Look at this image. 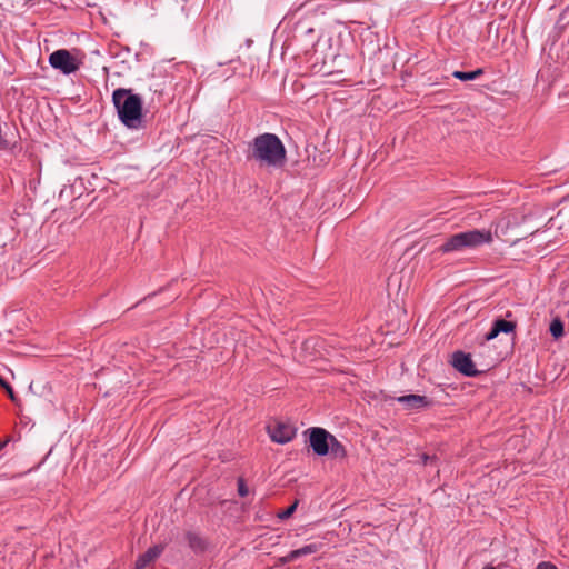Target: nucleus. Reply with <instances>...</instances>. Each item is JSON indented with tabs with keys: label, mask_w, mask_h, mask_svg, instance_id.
Returning <instances> with one entry per match:
<instances>
[{
	"label": "nucleus",
	"mask_w": 569,
	"mask_h": 569,
	"mask_svg": "<svg viewBox=\"0 0 569 569\" xmlns=\"http://www.w3.org/2000/svg\"><path fill=\"white\" fill-rule=\"evenodd\" d=\"M508 226L509 220L502 218L497 223L491 224L489 229H472L465 232L456 233L449 237L446 242L438 247V249H461L463 247H480L491 244L493 238L501 239L503 243H509L510 246H513L520 239L505 238Z\"/></svg>",
	"instance_id": "nucleus-1"
},
{
	"label": "nucleus",
	"mask_w": 569,
	"mask_h": 569,
	"mask_svg": "<svg viewBox=\"0 0 569 569\" xmlns=\"http://www.w3.org/2000/svg\"><path fill=\"white\" fill-rule=\"evenodd\" d=\"M248 159L254 160L260 167L281 169L287 162V150L277 134L264 132L249 143Z\"/></svg>",
	"instance_id": "nucleus-2"
},
{
	"label": "nucleus",
	"mask_w": 569,
	"mask_h": 569,
	"mask_svg": "<svg viewBox=\"0 0 569 569\" xmlns=\"http://www.w3.org/2000/svg\"><path fill=\"white\" fill-rule=\"evenodd\" d=\"M112 101L121 122L129 129L143 127L142 99L130 89L119 88L112 93Z\"/></svg>",
	"instance_id": "nucleus-3"
},
{
	"label": "nucleus",
	"mask_w": 569,
	"mask_h": 569,
	"mask_svg": "<svg viewBox=\"0 0 569 569\" xmlns=\"http://www.w3.org/2000/svg\"><path fill=\"white\" fill-rule=\"evenodd\" d=\"M49 63L53 69L60 70L64 74H71L78 71L81 66V61L67 49L53 51L49 56Z\"/></svg>",
	"instance_id": "nucleus-4"
},
{
	"label": "nucleus",
	"mask_w": 569,
	"mask_h": 569,
	"mask_svg": "<svg viewBox=\"0 0 569 569\" xmlns=\"http://www.w3.org/2000/svg\"><path fill=\"white\" fill-rule=\"evenodd\" d=\"M306 433L309 435V446L317 456H326L329 453V441L331 433L323 428L312 427Z\"/></svg>",
	"instance_id": "nucleus-5"
},
{
	"label": "nucleus",
	"mask_w": 569,
	"mask_h": 569,
	"mask_svg": "<svg viewBox=\"0 0 569 569\" xmlns=\"http://www.w3.org/2000/svg\"><path fill=\"white\" fill-rule=\"evenodd\" d=\"M550 229L558 230L562 238L569 237V196L560 201L557 214L550 218Z\"/></svg>",
	"instance_id": "nucleus-6"
},
{
	"label": "nucleus",
	"mask_w": 569,
	"mask_h": 569,
	"mask_svg": "<svg viewBox=\"0 0 569 569\" xmlns=\"http://www.w3.org/2000/svg\"><path fill=\"white\" fill-rule=\"evenodd\" d=\"M517 322L508 321L502 318H498L493 321L491 329L485 335L483 339L480 342V348L487 349V343L497 338L500 333H512L516 335Z\"/></svg>",
	"instance_id": "nucleus-7"
},
{
	"label": "nucleus",
	"mask_w": 569,
	"mask_h": 569,
	"mask_svg": "<svg viewBox=\"0 0 569 569\" xmlns=\"http://www.w3.org/2000/svg\"><path fill=\"white\" fill-rule=\"evenodd\" d=\"M452 366L456 370L466 377H478L483 372L482 370L476 369L471 356L469 353H465L463 351L453 352Z\"/></svg>",
	"instance_id": "nucleus-8"
},
{
	"label": "nucleus",
	"mask_w": 569,
	"mask_h": 569,
	"mask_svg": "<svg viewBox=\"0 0 569 569\" xmlns=\"http://www.w3.org/2000/svg\"><path fill=\"white\" fill-rule=\"evenodd\" d=\"M556 232L558 230L550 229V220L547 223V228L545 230H537L532 232L529 239L526 238V243L530 246H535L537 248H543L549 246L550 243H556L558 241L556 237Z\"/></svg>",
	"instance_id": "nucleus-9"
},
{
	"label": "nucleus",
	"mask_w": 569,
	"mask_h": 569,
	"mask_svg": "<svg viewBox=\"0 0 569 569\" xmlns=\"http://www.w3.org/2000/svg\"><path fill=\"white\" fill-rule=\"evenodd\" d=\"M318 8L315 6L313 1H306L305 3L300 4L296 10L295 14L299 16V20L297 22V30L302 32L305 36L313 37L315 29L313 27L308 26L301 18L309 13V12H317Z\"/></svg>",
	"instance_id": "nucleus-10"
},
{
	"label": "nucleus",
	"mask_w": 569,
	"mask_h": 569,
	"mask_svg": "<svg viewBox=\"0 0 569 569\" xmlns=\"http://www.w3.org/2000/svg\"><path fill=\"white\" fill-rule=\"evenodd\" d=\"M296 436V428L286 425L278 423L272 431H270L271 440L277 443H287L291 441Z\"/></svg>",
	"instance_id": "nucleus-11"
},
{
	"label": "nucleus",
	"mask_w": 569,
	"mask_h": 569,
	"mask_svg": "<svg viewBox=\"0 0 569 569\" xmlns=\"http://www.w3.org/2000/svg\"><path fill=\"white\" fill-rule=\"evenodd\" d=\"M398 402L403 403L407 409H420L423 407H429L432 405V400H430L426 396L419 395H407L397 398Z\"/></svg>",
	"instance_id": "nucleus-12"
},
{
	"label": "nucleus",
	"mask_w": 569,
	"mask_h": 569,
	"mask_svg": "<svg viewBox=\"0 0 569 569\" xmlns=\"http://www.w3.org/2000/svg\"><path fill=\"white\" fill-rule=\"evenodd\" d=\"M162 550L163 548L161 546L150 547L146 552L138 557L133 569H144L161 555Z\"/></svg>",
	"instance_id": "nucleus-13"
},
{
	"label": "nucleus",
	"mask_w": 569,
	"mask_h": 569,
	"mask_svg": "<svg viewBox=\"0 0 569 569\" xmlns=\"http://www.w3.org/2000/svg\"><path fill=\"white\" fill-rule=\"evenodd\" d=\"M186 539L189 547L196 552H203L207 548L206 541L196 532L187 531Z\"/></svg>",
	"instance_id": "nucleus-14"
},
{
	"label": "nucleus",
	"mask_w": 569,
	"mask_h": 569,
	"mask_svg": "<svg viewBox=\"0 0 569 569\" xmlns=\"http://www.w3.org/2000/svg\"><path fill=\"white\" fill-rule=\"evenodd\" d=\"M329 453L333 458L339 459H343L347 457V450L345 446L333 435H331V439L329 441Z\"/></svg>",
	"instance_id": "nucleus-15"
},
{
	"label": "nucleus",
	"mask_w": 569,
	"mask_h": 569,
	"mask_svg": "<svg viewBox=\"0 0 569 569\" xmlns=\"http://www.w3.org/2000/svg\"><path fill=\"white\" fill-rule=\"evenodd\" d=\"M319 548H320V545H317V543L306 545L299 549L291 550L289 552V558H291V560L295 561L296 559H298L302 556H307V555L317 552L319 550Z\"/></svg>",
	"instance_id": "nucleus-16"
},
{
	"label": "nucleus",
	"mask_w": 569,
	"mask_h": 569,
	"mask_svg": "<svg viewBox=\"0 0 569 569\" xmlns=\"http://www.w3.org/2000/svg\"><path fill=\"white\" fill-rule=\"evenodd\" d=\"M483 74V69L479 68L473 71L465 72V71H453L452 77L461 80V81H469L475 80Z\"/></svg>",
	"instance_id": "nucleus-17"
},
{
	"label": "nucleus",
	"mask_w": 569,
	"mask_h": 569,
	"mask_svg": "<svg viewBox=\"0 0 569 569\" xmlns=\"http://www.w3.org/2000/svg\"><path fill=\"white\" fill-rule=\"evenodd\" d=\"M549 331L555 339H559L565 335V325L560 318H555L549 327Z\"/></svg>",
	"instance_id": "nucleus-18"
},
{
	"label": "nucleus",
	"mask_w": 569,
	"mask_h": 569,
	"mask_svg": "<svg viewBox=\"0 0 569 569\" xmlns=\"http://www.w3.org/2000/svg\"><path fill=\"white\" fill-rule=\"evenodd\" d=\"M0 386L4 389V391L7 392L9 399L18 405L19 403V398L17 397L16 392L13 391V388L10 386V383L8 381H6L1 376H0Z\"/></svg>",
	"instance_id": "nucleus-19"
},
{
	"label": "nucleus",
	"mask_w": 569,
	"mask_h": 569,
	"mask_svg": "<svg viewBox=\"0 0 569 569\" xmlns=\"http://www.w3.org/2000/svg\"><path fill=\"white\" fill-rule=\"evenodd\" d=\"M298 505H299V500H295L288 508L278 512L277 517L281 520L289 519L295 513Z\"/></svg>",
	"instance_id": "nucleus-20"
},
{
	"label": "nucleus",
	"mask_w": 569,
	"mask_h": 569,
	"mask_svg": "<svg viewBox=\"0 0 569 569\" xmlns=\"http://www.w3.org/2000/svg\"><path fill=\"white\" fill-rule=\"evenodd\" d=\"M238 493L240 497H246L249 493L248 486L243 477H239L237 480Z\"/></svg>",
	"instance_id": "nucleus-21"
},
{
	"label": "nucleus",
	"mask_w": 569,
	"mask_h": 569,
	"mask_svg": "<svg viewBox=\"0 0 569 569\" xmlns=\"http://www.w3.org/2000/svg\"><path fill=\"white\" fill-rule=\"evenodd\" d=\"M420 459H421L422 465H425V466H427L429 463H435L437 461V457L436 456H430L428 453H422L420 456Z\"/></svg>",
	"instance_id": "nucleus-22"
},
{
	"label": "nucleus",
	"mask_w": 569,
	"mask_h": 569,
	"mask_svg": "<svg viewBox=\"0 0 569 569\" xmlns=\"http://www.w3.org/2000/svg\"><path fill=\"white\" fill-rule=\"evenodd\" d=\"M535 569H558V567L551 561H541Z\"/></svg>",
	"instance_id": "nucleus-23"
},
{
	"label": "nucleus",
	"mask_w": 569,
	"mask_h": 569,
	"mask_svg": "<svg viewBox=\"0 0 569 569\" xmlns=\"http://www.w3.org/2000/svg\"><path fill=\"white\" fill-rule=\"evenodd\" d=\"M291 561H292V560H291V558H289V553H288V555L283 556V557H280V558L278 559V565H280V566H284V565H287V563H289V562H291Z\"/></svg>",
	"instance_id": "nucleus-24"
},
{
	"label": "nucleus",
	"mask_w": 569,
	"mask_h": 569,
	"mask_svg": "<svg viewBox=\"0 0 569 569\" xmlns=\"http://www.w3.org/2000/svg\"><path fill=\"white\" fill-rule=\"evenodd\" d=\"M10 441H12V438H11V437H7V438H4L3 440H1V441H0V451H1L2 449H4V448H6V446H7Z\"/></svg>",
	"instance_id": "nucleus-25"
},
{
	"label": "nucleus",
	"mask_w": 569,
	"mask_h": 569,
	"mask_svg": "<svg viewBox=\"0 0 569 569\" xmlns=\"http://www.w3.org/2000/svg\"><path fill=\"white\" fill-rule=\"evenodd\" d=\"M502 359V357L500 355H497L496 357H493L490 361V366L493 367L496 366L500 360Z\"/></svg>",
	"instance_id": "nucleus-26"
},
{
	"label": "nucleus",
	"mask_w": 569,
	"mask_h": 569,
	"mask_svg": "<svg viewBox=\"0 0 569 569\" xmlns=\"http://www.w3.org/2000/svg\"><path fill=\"white\" fill-rule=\"evenodd\" d=\"M511 315H512V313H511V311H508V312L506 313V317H507V318H509V317H511Z\"/></svg>",
	"instance_id": "nucleus-27"
},
{
	"label": "nucleus",
	"mask_w": 569,
	"mask_h": 569,
	"mask_svg": "<svg viewBox=\"0 0 569 569\" xmlns=\"http://www.w3.org/2000/svg\"><path fill=\"white\" fill-rule=\"evenodd\" d=\"M485 569H496V568L492 566H487Z\"/></svg>",
	"instance_id": "nucleus-28"
}]
</instances>
